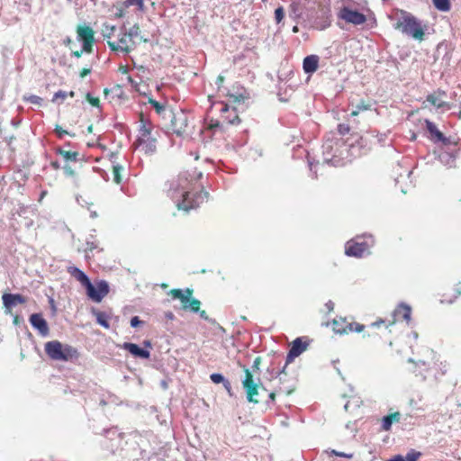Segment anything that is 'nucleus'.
Wrapping results in <instances>:
<instances>
[{"label": "nucleus", "mask_w": 461, "mask_h": 461, "mask_svg": "<svg viewBox=\"0 0 461 461\" xmlns=\"http://www.w3.org/2000/svg\"><path fill=\"white\" fill-rule=\"evenodd\" d=\"M202 176V172L194 168L180 173L176 179L170 181L167 196L175 203L177 210L189 212L207 199L208 193L199 183Z\"/></svg>", "instance_id": "f257e3e1"}, {"label": "nucleus", "mask_w": 461, "mask_h": 461, "mask_svg": "<svg viewBox=\"0 0 461 461\" xmlns=\"http://www.w3.org/2000/svg\"><path fill=\"white\" fill-rule=\"evenodd\" d=\"M210 378L214 384H220L225 381L223 375L218 373L212 374Z\"/></svg>", "instance_id": "c03bdc74"}, {"label": "nucleus", "mask_w": 461, "mask_h": 461, "mask_svg": "<svg viewBox=\"0 0 461 461\" xmlns=\"http://www.w3.org/2000/svg\"><path fill=\"white\" fill-rule=\"evenodd\" d=\"M147 39L140 34V28L134 24L129 32H123L118 41H107L109 48L113 51L130 53L141 42H146Z\"/></svg>", "instance_id": "20e7f679"}, {"label": "nucleus", "mask_w": 461, "mask_h": 461, "mask_svg": "<svg viewBox=\"0 0 461 461\" xmlns=\"http://www.w3.org/2000/svg\"><path fill=\"white\" fill-rule=\"evenodd\" d=\"M170 130L177 136L187 134L189 130L188 117L184 112L173 113L170 122Z\"/></svg>", "instance_id": "4468645a"}, {"label": "nucleus", "mask_w": 461, "mask_h": 461, "mask_svg": "<svg viewBox=\"0 0 461 461\" xmlns=\"http://www.w3.org/2000/svg\"><path fill=\"white\" fill-rule=\"evenodd\" d=\"M50 167L54 169V170H59L61 168V166L59 164V161L57 160H54V161H51L50 162Z\"/></svg>", "instance_id": "603ef678"}, {"label": "nucleus", "mask_w": 461, "mask_h": 461, "mask_svg": "<svg viewBox=\"0 0 461 461\" xmlns=\"http://www.w3.org/2000/svg\"><path fill=\"white\" fill-rule=\"evenodd\" d=\"M375 243L374 238L368 236H357L345 244V254L348 257L362 258L369 254V249Z\"/></svg>", "instance_id": "0eeeda50"}, {"label": "nucleus", "mask_w": 461, "mask_h": 461, "mask_svg": "<svg viewBox=\"0 0 461 461\" xmlns=\"http://www.w3.org/2000/svg\"><path fill=\"white\" fill-rule=\"evenodd\" d=\"M331 324L334 332L341 335L351 332H362L365 330V325L349 321L346 317L335 318Z\"/></svg>", "instance_id": "9d476101"}, {"label": "nucleus", "mask_w": 461, "mask_h": 461, "mask_svg": "<svg viewBox=\"0 0 461 461\" xmlns=\"http://www.w3.org/2000/svg\"><path fill=\"white\" fill-rule=\"evenodd\" d=\"M445 93L441 91H438L437 93L430 94L427 96V101L431 104L433 106L438 108H441L445 105V103L441 101V95Z\"/></svg>", "instance_id": "bb28decb"}, {"label": "nucleus", "mask_w": 461, "mask_h": 461, "mask_svg": "<svg viewBox=\"0 0 461 461\" xmlns=\"http://www.w3.org/2000/svg\"><path fill=\"white\" fill-rule=\"evenodd\" d=\"M285 17V10L282 6H279L275 10V20L276 23H280Z\"/></svg>", "instance_id": "e433bc0d"}, {"label": "nucleus", "mask_w": 461, "mask_h": 461, "mask_svg": "<svg viewBox=\"0 0 461 461\" xmlns=\"http://www.w3.org/2000/svg\"><path fill=\"white\" fill-rule=\"evenodd\" d=\"M200 306H201V302L198 299L193 298L191 296V298L189 299L187 304L184 305V309L183 310L190 311V312H198L199 310H200Z\"/></svg>", "instance_id": "7c9ffc66"}, {"label": "nucleus", "mask_w": 461, "mask_h": 461, "mask_svg": "<svg viewBox=\"0 0 461 461\" xmlns=\"http://www.w3.org/2000/svg\"><path fill=\"white\" fill-rule=\"evenodd\" d=\"M63 170L65 175L68 177H75L77 175L75 169L68 164H65Z\"/></svg>", "instance_id": "ea45409f"}, {"label": "nucleus", "mask_w": 461, "mask_h": 461, "mask_svg": "<svg viewBox=\"0 0 461 461\" xmlns=\"http://www.w3.org/2000/svg\"><path fill=\"white\" fill-rule=\"evenodd\" d=\"M461 295V282H459L456 285V288H455V295H454V299H450V300H441L442 303L446 302V303H451L454 302L455 299H456L458 296Z\"/></svg>", "instance_id": "79ce46f5"}, {"label": "nucleus", "mask_w": 461, "mask_h": 461, "mask_svg": "<svg viewBox=\"0 0 461 461\" xmlns=\"http://www.w3.org/2000/svg\"><path fill=\"white\" fill-rule=\"evenodd\" d=\"M32 326L36 329L41 335L47 336L50 332L49 325L41 313H33L30 316Z\"/></svg>", "instance_id": "a211bd4d"}, {"label": "nucleus", "mask_w": 461, "mask_h": 461, "mask_svg": "<svg viewBox=\"0 0 461 461\" xmlns=\"http://www.w3.org/2000/svg\"><path fill=\"white\" fill-rule=\"evenodd\" d=\"M114 32H115L114 25H110L108 23H104L103 25L102 34H103L104 38L106 39L107 41H110V39L113 35Z\"/></svg>", "instance_id": "72a5a7b5"}, {"label": "nucleus", "mask_w": 461, "mask_h": 461, "mask_svg": "<svg viewBox=\"0 0 461 461\" xmlns=\"http://www.w3.org/2000/svg\"><path fill=\"white\" fill-rule=\"evenodd\" d=\"M56 154L60 155L67 162L68 161H77L79 157V152L77 151H70L65 150L61 148H57L55 149Z\"/></svg>", "instance_id": "a878e982"}, {"label": "nucleus", "mask_w": 461, "mask_h": 461, "mask_svg": "<svg viewBox=\"0 0 461 461\" xmlns=\"http://www.w3.org/2000/svg\"><path fill=\"white\" fill-rule=\"evenodd\" d=\"M88 131H92V126H89L88 127Z\"/></svg>", "instance_id": "774afa93"}, {"label": "nucleus", "mask_w": 461, "mask_h": 461, "mask_svg": "<svg viewBox=\"0 0 461 461\" xmlns=\"http://www.w3.org/2000/svg\"><path fill=\"white\" fill-rule=\"evenodd\" d=\"M124 168L122 166L119 164L113 165L112 167V174L113 182L116 184H121L122 181V172Z\"/></svg>", "instance_id": "c756f323"}, {"label": "nucleus", "mask_w": 461, "mask_h": 461, "mask_svg": "<svg viewBox=\"0 0 461 461\" xmlns=\"http://www.w3.org/2000/svg\"><path fill=\"white\" fill-rule=\"evenodd\" d=\"M2 301L4 307L9 312L17 304H23L27 302L26 298L19 294H4L2 295Z\"/></svg>", "instance_id": "f3484780"}, {"label": "nucleus", "mask_w": 461, "mask_h": 461, "mask_svg": "<svg viewBox=\"0 0 461 461\" xmlns=\"http://www.w3.org/2000/svg\"><path fill=\"white\" fill-rule=\"evenodd\" d=\"M104 94H108L109 90L107 88L104 89Z\"/></svg>", "instance_id": "338daca9"}, {"label": "nucleus", "mask_w": 461, "mask_h": 461, "mask_svg": "<svg viewBox=\"0 0 461 461\" xmlns=\"http://www.w3.org/2000/svg\"><path fill=\"white\" fill-rule=\"evenodd\" d=\"M332 453L335 455V456H342V457H348V458H350L352 456V455H348V454H345L343 452H338V451H335L333 450Z\"/></svg>", "instance_id": "864d4df0"}, {"label": "nucleus", "mask_w": 461, "mask_h": 461, "mask_svg": "<svg viewBox=\"0 0 461 461\" xmlns=\"http://www.w3.org/2000/svg\"><path fill=\"white\" fill-rule=\"evenodd\" d=\"M68 273L78 281L85 288H86L91 283L88 276L78 267L75 266H69L67 267Z\"/></svg>", "instance_id": "aec40b11"}, {"label": "nucleus", "mask_w": 461, "mask_h": 461, "mask_svg": "<svg viewBox=\"0 0 461 461\" xmlns=\"http://www.w3.org/2000/svg\"><path fill=\"white\" fill-rule=\"evenodd\" d=\"M86 98L91 105L95 107H99L100 100L98 97H94L93 95H91V94L88 93L86 94Z\"/></svg>", "instance_id": "a19ab883"}, {"label": "nucleus", "mask_w": 461, "mask_h": 461, "mask_svg": "<svg viewBox=\"0 0 461 461\" xmlns=\"http://www.w3.org/2000/svg\"><path fill=\"white\" fill-rule=\"evenodd\" d=\"M47 194V191H43L41 194L40 200H41Z\"/></svg>", "instance_id": "e2e57ef3"}, {"label": "nucleus", "mask_w": 461, "mask_h": 461, "mask_svg": "<svg viewBox=\"0 0 461 461\" xmlns=\"http://www.w3.org/2000/svg\"><path fill=\"white\" fill-rule=\"evenodd\" d=\"M259 364H260V357H257V358L255 359V361H254L253 367L258 368Z\"/></svg>", "instance_id": "bf43d9fd"}, {"label": "nucleus", "mask_w": 461, "mask_h": 461, "mask_svg": "<svg viewBox=\"0 0 461 461\" xmlns=\"http://www.w3.org/2000/svg\"><path fill=\"white\" fill-rule=\"evenodd\" d=\"M276 392H272V393H269V398L271 399V401H275L276 400Z\"/></svg>", "instance_id": "680f3d73"}, {"label": "nucleus", "mask_w": 461, "mask_h": 461, "mask_svg": "<svg viewBox=\"0 0 461 461\" xmlns=\"http://www.w3.org/2000/svg\"><path fill=\"white\" fill-rule=\"evenodd\" d=\"M350 131V127L348 124H339L338 131L340 135H346Z\"/></svg>", "instance_id": "49530a36"}, {"label": "nucleus", "mask_w": 461, "mask_h": 461, "mask_svg": "<svg viewBox=\"0 0 461 461\" xmlns=\"http://www.w3.org/2000/svg\"><path fill=\"white\" fill-rule=\"evenodd\" d=\"M312 339L308 337L296 338L292 343L289 352L286 357L285 366L292 363L295 357H299L304 351L307 350Z\"/></svg>", "instance_id": "f8f14e48"}, {"label": "nucleus", "mask_w": 461, "mask_h": 461, "mask_svg": "<svg viewBox=\"0 0 461 461\" xmlns=\"http://www.w3.org/2000/svg\"><path fill=\"white\" fill-rule=\"evenodd\" d=\"M411 308L404 303L399 304L393 312L392 320L385 321L383 319L373 322L366 333L363 335V339H366V342L370 345L377 346L381 344L392 345L390 327L395 324L397 321H405L407 323L411 321Z\"/></svg>", "instance_id": "f03ea898"}, {"label": "nucleus", "mask_w": 461, "mask_h": 461, "mask_svg": "<svg viewBox=\"0 0 461 461\" xmlns=\"http://www.w3.org/2000/svg\"><path fill=\"white\" fill-rule=\"evenodd\" d=\"M47 356L55 361H73L79 357L77 349L70 345L62 344L59 340L48 341L44 345Z\"/></svg>", "instance_id": "39448f33"}, {"label": "nucleus", "mask_w": 461, "mask_h": 461, "mask_svg": "<svg viewBox=\"0 0 461 461\" xmlns=\"http://www.w3.org/2000/svg\"><path fill=\"white\" fill-rule=\"evenodd\" d=\"M199 312V315H200V317H201L202 319H203V320H208L207 313H206V312H205L204 310H203V311H200V310H199V312Z\"/></svg>", "instance_id": "6e6d98bb"}, {"label": "nucleus", "mask_w": 461, "mask_h": 461, "mask_svg": "<svg viewBox=\"0 0 461 461\" xmlns=\"http://www.w3.org/2000/svg\"><path fill=\"white\" fill-rule=\"evenodd\" d=\"M140 128L135 145L145 154H153L157 150L159 131L150 121L145 118L143 113L140 114Z\"/></svg>", "instance_id": "7ed1b4c3"}, {"label": "nucleus", "mask_w": 461, "mask_h": 461, "mask_svg": "<svg viewBox=\"0 0 461 461\" xmlns=\"http://www.w3.org/2000/svg\"><path fill=\"white\" fill-rule=\"evenodd\" d=\"M123 5L124 7L135 5L139 10H142L144 7V0H125Z\"/></svg>", "instance_id": "c9c22d12"}, {"label": "nucleus", "mask_w": 461, "mask_h": 461, "mask_svg": "<svg viewBox=\"0 0 461 461\" xmlns=\"http://www.w3.org/2000/svg\"><path fill=\"white\" fill-rule=\"evenodd\" d=\"M432 2L434 6L441 12H447L450 10L449 0H432Z\"/></svg>", "instance_id": "2f4dec72"}, {"label": "nucleus", "mask_w": 461, "mask_h": 461, "mask_svg": "<svg viewBox=\"0 0 461 461\" xmlns=\"http://www.w3.org/2000/svg\"><path fill=\"white\" fill-rule=\"evenodd\" d=\"M97 249V245L95 242H87L86 243V252H93L95 249Z\"/></svg>", "instance_id": "09e8293b"}, {"label": "nucleus", "mask_w": 461, "mask_h": 461, "mask_svg": "<svg viewBox=\"0 0 461 461\" xmlns=\"http://www.w3.org/2000/svg\"><path fill=\"white\" fill-rule=\"evenodd\" d=\"M227 96L230 97V100L233 102L234 104L244 102L246 99H248V95H246V91L241 88L240 91L237 93H227Z\"/></svg>", "instance_id": "c85d7f7f"}, {"label": "nucleus", "mask_w": 461, "mask_h": 461, "mask_svg": "<svg viewBox=\"0 0 461 461\" xmlns=\"http://www.w3.org/2000/svg\"><path fill=\"white\" fill-rule=\"evenodd\" d=\"M83 52H85V50H83V49L81 50H76V51H73V56H75L76 58H80L83 54Z\"/></svg>", "instance_id": "4d7b16f0"}, {"label": "nucleus", "mask_w": 461, "mask_h": 461, "mask_svg": "<svg viewBox=\"0 0 461 461\" xmlns=\"http://www.w3.org/2000/svg\"><path fill=\"white\" fill-rule=\"evenodd\" d=\"M149 104L154 107L158 113H161L165 110V105L156 100L150 99Z\"/></svg>", "instance_id": "4c0bfd02"}, {"label": "nucleus", "mask_w": 461, "mask_h": 461, "mask_svg": "<svg viewBox=\"0 0 461 461\" xmlns=\"http://www.w3.org/2000/svg\"><path fill=\"white\" fill-rule=\"evenodd\" d=\"M395 29L402 33L411 36L417 41L424 40V28L420 23L411 14H405L395 24Z\"/></svg>", "instance_id": "6e6552de"}, {"label": "nucleus", "mask_w": 461, "mask_h": 461, "mask_svg": "<svg viewBox=\"0 0 461 461\" xmlns=\"http://www.w3.org/2000/svg\"><path fill=\"white\" fill-rule=\"evenodd\" d=\"M127 80H128V82H129L131 86H136V85H137V83H136V82L132 79V77H130V76L127 77Z\"/></svg>", "instance_id": "052dcab7"}, {"label": "nucleus", "mask_w": 461, "mask_h": 461, "mask_svg": "<svg viewBox=\"0 0 461 461\" xmlns=\"http://www.w3.org/2000/svg\"><path fill=\"white\" fill-rule=\"evenodd\" d=\"M91 73V69L90 68H83L81 71H80V77L84 78L85 77H86L87 75H89Z\"/></svg>", "instance_id": "3c124183"}, {"label": "nucleus", "mask_w": 461, "mask_h": 461, "mask_svg": "<svg viewBox=\"0 0 461 461\" xmlns=\"http://www.w3.org/2000/svg\"><path fill=\"white\" fill-rule=\"evenodd\" d=\"M293 32H294V33L298 32V27L297 26H294Z\"/></svg>", "instance_id": "69168bd1"}, {"label": "nucleus", "mask_w": 461, "mask_h": 461, "mask_svg": "<svg viewBox=\"0 0 461 461\" xmlns=\"http://www.w3.org/2000/svg\"><path fill=\"white\" fill-rule=\"evenodd\" d=\"M71 41H72L71 39L68 38L64 42H65V44H69V43H71Z\"/></svg>", "instance_id": "0e129e2a"}, {"label": "nucleus", "mask_w": 461, "mask_h": 461, "mask_svg": "<svg viewBox=\"0 0 461 461\" xmlns=\"http://www.w3.org/2000/svg\"><path fill=\"white\" fill-rule=\"evenodd\" d=\"M400 420L401 413L399 411L386 415L382 419V429L385 431H388L390 430L392 424L394 422H399Z\"/></svg>", "instance_id": "393cba45"}, {"label": "nucleus", "mask_w": 461, "mask_h": 461, "mask_svg": "<svg viewBox=\"0 0 461 461\" xmlns=\"http://www.w3.org/2000/svg\"><path fill=\"white\" fill-rule=\"evenodd\" d=\"M371 104L368 103H366L364 100H362L357 105L356 110L352 111L350 115L351 116H357L362 111H367L370 110Z\"/></svg>", "instance_id": "f704fd0d"}, {"label": "nucleus", "mask_w": 461, "mask_h": 461, "mask_svg": "<svg viewBox=\"0 0 461 461\" xmlns=\"http://www.w3.org/2000/svg\"><path fill=\"white\" fill-rule=\"evenodd\" d=\"M319 57L317 55H309L304 58L303 62V68L305 73L312 74L317 71L319 67Z\"/></svg>", "instance_id": "5701e85b"}, {"label": "nucleus", "mask_w": 461, "mask_h": 461, "mask_svg": "<svg viewBox=\"0 0 461 461\" xmlns=\"http://www.w3.org/2000/svg\"><path fill=\"white\" fill-rule=\"evenodd\" d=\"M223 82H224V77L221 75L218 76V77H217L218 88L221 87V86L223 84Z\"/></svg>", "instance_id": "5fc2aeb1"}, {"label": "nucleus", "mask_w": 461, "mask_h": 461, "mask_svg": "<svg viewBox=\"0 0 461 461\" xmlns=\"http://www.w3.org/2000/svg\"><path fill=\"white\" fill-rule=\"evenodd\" d=\"M223 385L226 388V390L230 393V383L228 380H225L223 382Z\"/></svg>", "instance_id": "13d9d810"}, {"label": "nucleus", "mask_w": 461, "mask_h": 461, "mask_svg": "<svg viewBox=\"0 0 461 461\" xmlns=\"http://www.w3.org/2000/svg\"><path fill=\"white\" fill-rule=\"evenodd\" d=\"M86 290L87 296L95 303H100L110 291L109 285L104 280L98 281L95 285L90 283Z\"/></svg>", "instance_id": "2eb2a0df"}, {"label": "nucleus", "mask_w": 461, "mask_h": 461, "mask_svg": "<svg viewBox=\"0 0 461 461\" xmlns=\"http://www.w3.org/2000/svg\"><path fill=\"white\" fill-rule=\"evenodd\" d=\"M141 323L142 321L139 319L138 316H135L131 320V326L133 328L140 326Z\"/></svg>", "instance_id": "de8ad7c7"}, {"label": "nucleus", "mask_w": 461, "mask_h": 461, "mask_svg": "<svg viewBox=\"0 0 461 461\" xmlns=\"http://www.w3.org/2000/svg\"><path fill=\"white\" fill-rule=\"evenodd\" d=\"M426 128L428 131L430 133L431 138L436 142H442L444 144H448V140L443 135V133L438 130L437 126L430 121L426 120Z\"/></svg>", "instance_id": "4be33fe9"}, {"label": "nucleus", "mask_w": 461, "mask_h": 461, "mask_svg": "<svg viewBox=\"0 0 461 461\" xmlns=\"http://www.w3.org/2000/svg\"><path fill=\"white\" fill-rule=\"evenodd\" d=\"M68 96H70V97H74L75 96V93L74 91H70L69 93H67L65 91H62V90H59L58 92H56L52 97V102L53 103H56L58 102L59 100H60L61 102H63Z\"/></svg>", "instance_id": "473e14b6"}, {"label": "nucleus", "mask_w": 461, "mask_h": 461, "mask_svg": "<svg viewBox=\"0 0 461 461\" xmlns=\"http://www.w3.org/2000/svg\"><path fill=\"white\" fill-rule=\"evenodd\" d=\"M128 7H124L123 4L116 8V12L114 13L115 18H122L125 15V10Z\"/></svg>", "instance_id": "a18cd8bd"}, {"label": "nucleus", "mask_w": 461, "mask_h": 461, "mask_svg": "<svg viewBox=\"0 0 461 461\" xmlns=\"http://www.w3.org/2000/svg\"><path fill=\"white\" fill-rule=\"evenodd\" d=\"M29 100H30L31 103L35 104H41V101H42V99L40 96H37V95H32L29 98Z\"/></svg>", "instance_id": "8fccbe9b"}, {"label": "nucleus", "mask_w": 461, "mask_h": 461, "mask_svg": "<svg viewBox=\"0 0 461 461\" xmlns=\"http://www.w3.org/2000/svg\"><path fill=\"white\" fill-rule=\"evenodd\" d=\"M215 105H219L220 108V117L217 119L212 118L208 124V128L210 130L220 129L223 131L229 125H235L240 122V117L235 108H230L227 104L222 102L215 104Z\"/></svg>", "instance_id": "423d86ee"}, {"label": "nucleus", "mask_w": 461, "mask_h": 461, "mask_svg": "<svg viewBox=\"0 0 461 461\" xmlns=\"http://www.w3.org/2000/svg\"><path fill=\"white\" fill-rule=\"evenodd\" d=\"M434 368L437 369V370L438 369L439 370L438 374L440 375H444L447 372V364L442 363V362H440L439 364L435 363Z\"/></svg>", "instance_id": "37998d69"}, {"label": "nucleus", "mask_w": 461, "mask_h": 461, "mask_svg": "<svg viewBox=\"0 0 461 461\" xmlns=\"http://www.w3.org/2000/svg\"><path fill=\"white\" fill-rule=\"evenodd\" d=\"M122 348L129 351L135 357L148 359L150 357L149 351L140 348L137 344L134 343L125 342L122 345Z\"/></svg>", "instance_id": "412c9836"}, {"label": "nucleus", "mask_w": 461, "mask_h": 461, "mask_svg": "<svg viewBox=\"0 0 461 461\" xmlns=\"http://www.w3.org/2000/svg\"><path fill=\"white\" fill-rule=\"evenodd\" d=\"M77 40L83 42V50L86 53L93 51L95 43V32L88 25H78L77 27Z\"/></svg>", "instance_id": "ddd939ff"}, {"label": "nucleus", "mask_w": 461, "mask_h": 461, "mask_svg": "<svg viewBox=\"0 0 461 461\" xmlns=\"http://www.w3.org/2000/svg\"><path fill=\"white\" fill-rule=\"evenodd\" d=\"M352 141L348 144L350 149H358V155H364L373 149L377 143L381 141L378 134L375 131H366L362 135L357 133L351 134Z\"/></svg>", "instance_id": "1a4fd4ad"}, {"label": "nucleus", "mask_w": 461, "mask_h": 461, "mask_svg": "<svg viewBox=\"0 0 461 461\" xmlns=\"http://www.w3.org/2000/svg\"><path fill=\"white\" fill-rule=\"evenodd\" d=\"M421 456V452L415 449H411L405 457H403L402 455H395L392 458L385 461H418Z\"/></svg>", "instance_id": "b1692460"}, {"label": "nucleus", "mask_w": 461, "mask_h": 461, "mask_svg": "<svg viewBox=\"0 0 461 461\" xmlns=\"http://www.w3.org/2000/svg\"><path fill=\"white\" fill-rule=\"evenodd\" d=\"M339 17L344 20L346 23H352L354 25H360L366 23V17L364 14L352 10L348 7H343L340 9Z\"/></svg>", "instance_id": "dca6fc26"}, {"label": "nucleus", "mask_w": 461, "mask_h": 461, "mask_svg": "<svg viewBox=\"0 0 461 461\" xmlns=\"http://www.w3.org/2000/svg\"><path fill=\"white\" fill-rule=\"evenodd\" d=\"M93 313L95 314L98 324L105 329H109L110 325L108 321V315L104 312L93 310Z\"/></svg>", "instance_id": "cd10ccee"}, {"label": "nucleus", "mask_w": 461, "mask_h": 461, "mask_svg": "<svg viewBox=\"0 0 461 461\" xmlns=\"http://www.w3.org/2000/svg\"><path fill=\"white\" fill-rule=\"evenodd\" d=\"M54 131L59 139H62L64 135L75 136L74 133H69L68 131L63 130L59 125H56Z\"/></svg>", "instance_id": "58836bf2"}, {"label": "nucleus", "mask_w": 461, "mask_h": 461, "mask_svg": "<svg viewBox=\"0 0 461 461\" xmlns=\"http://www.w3.org/2000/svg\"><path fill=\"white\" fill-rule=\"evenodd\" d=\"M194 290L191 288L183 289H171L168 292V294L172 296L173 299H177L181 302L182 309H184V305H186L189 299L193 295Z\"/></svg>", "instance_id": "6ab92c4d"}, {"label": "nucleus", "mask_w": 461, "mask_h": 461, "mask_svg": "<svg viewBox=\"0 0 461 461\" xmlns=\"http://www.w3.org/2000/svg\"><path fill=\"white\" fill-rule=\"evenodd\" d=\"M245 378L242 381L243 388L246 391L247 400L249 402L258 403L259 401L255 397L258 395L259 390H265V388L254 381L253 375L250 370L244 366Z\"/></svg>", "instance_id": "9b49d317"}]
</instances>
